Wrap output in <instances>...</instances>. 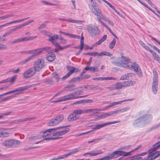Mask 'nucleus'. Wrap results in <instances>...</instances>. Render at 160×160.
<instances>
[{"mask_svg": "<svg viewBox=\"0 0 160 160\" xmlns=\"http://www.w3.org/2000/svg\"><path fill=\"white\" fill-rule=\"evenodd\" d=\"M42 136V140H48L53 139L55 138L54 129H50L42 131L40 132Z\"/></svg>", "mask_w": 160, "mask_h": 160, "instance_id": "f257e3e1", "label": "nucleus"}, {"mask_svg": "<svg viewBox=\"0 0 160 160\" xmlns=\"http://www.w3.org/2000/svg\"><path fill=\"white\" fill-rule=\"evenodd\" d=\"M152 118V117L150 115H145L135 120L132 125L134 127L142 126L144 123L148 122L147 121Z\"/></svg>", "mask_w": 160, "mask_h": 160, "instance_id": "f03ea898", "label": "nucleus"}, {"mask_svg": "<svg viewBox=\"0 0 160 160\" xmlns=\"http://www.w3.org/2000/svg\"><path fill=\"white\" fill-rule=\"evenodd\" d=\"M136 84L134 81H125L122 82H119L114 85V88L116 89H119L123 88L132 86Z\"/></svg>", "mask_w": 160, "mask_h": 160, "instance_id": "7ed1b4c3", "label": "nucleus"}, {"mask_svg": "<svg viewBox=\"0 0 160 160\" xmlns=\"http://www.w3.org/2000/svg\"><path fill=\"white\" fill-rule=\"evenodd\" d=\"M125 68L133 70L139 77H140L142 75V72L138 64L135 62L131 63H131L125 66Z\"/></svg>", "mask_w": 160, "mask_h": 160, "instance_id": "20e7f679", "label": "nucleus"}, {"mask_svg": "<svg viewBox=\"0 0 160 160\" xmlns=\"http://www.w3.org/2000/svg\"><path fill=\"white\" fill-rule=\"evenodd\" d=\"M78 92H75L74 93H70L68 94L65 95L62 97V101H68L72 99L85 98L88 95L77 96L76 94Z\"/></svg>", "mask_w": 160, "mask_h": 160, "instance_id": "39448f33", "label": "nucleus"}, {"mask_svg": "<svg viewBox=\"0 0 160 160\" xmlns=\"http://www.w3.org/2000/svg\"><path fill=\"white\" fill-rule=\"evenodd\" d=\"M20 144V142L18 140L12 139L4 141L2 143V145L4 146L9 147L19 145Z\"/></svg>", "mask_w": 160, "mask_h": 160, "instance_id": "423d86ee", "label": "nucleus"}, {"mask_svg": "<svg viewBox=\"0 0 160 160\" xmlns=\"http://www.w3.org/2000/svg\"><path fill=\"white\" fill-rule=\"evenodd\" d=\"M34 67L36 71H39L45 66L44 61L43 59L39 58L34 62Z\"/></svg>", "mask_w": 160, "mask_h": 160, "instance_id": "0eeeda50", "label": "nucleus"}, {"mask_svg": "<svg viewBox=\"0 0 160 160\" xmlns=\"http://www.w3.org/2000/svg\"><path fill=\"white\" fill-rule=\"evenodd\" d=\"M121 58L122 60L121 62L113 61L112 62V64L118 66L125 68V65L131 63V60L129 58L123 56H122Z\"/></svg>", "mask_w": 160, "mask_h": 160, "instance_id": "6e6552de", "label": "nucleus"}, {"mask_svg": "<svg viewBox=\"0 0 160 160\" xmlns=\"http://www.w3.org/2000/svg\"><path fill=\"white\" fill-rule=\"evenodd\" d=\"M57 129L59 130L56 132H54L55 138H60L69 131V128L67 127H59L57 128Z\"/></svg>", "mask_w": 160, "mask_h": 160, "instance_id": "1a4fd4ad", "label": "nucleus"}, {"mask_svg": "<svg viewBox=\"0 0 160 160\" xmlns=\"http://www.w3.org/2000/svg\"><path fill=\"white\" fill-rule=\"evenodd\" d=\"M36 71L35 68H31L25 71L23 73L22 76L24 78H28L33 76Z\"/></svg>", "mask_w": 160, "mask_h": 160, "instance_id": "9d476101", "label": "nucleus"}, {"mask_svg": "<svg viewBox=\"0 0 160 160\" xmlns=\"http://www.w3.org/2000/svg\"><path fill=\"white\" fill-rule=\"evenodd\" d=\"M88 32L92 36H95L98 35L100 31L97 26H89L88 28Z\"/></svg>", "mask_w": 160, "mask_h": 160, "instance_id": "9b49d317", "label": "nucleus"}, {"mask_svg": "<svg viewBox=\"0 0 160 160\" xmlns=\"http://www.w3.org/2000/svg\"><path fill=\"white\" fill-rule=\"evenodd\" d=\"M120 121H116L111 122H106L104 123L100 124L97 125H96L95 127L93 128H92V130H91V132L93 131H95L98 129H99L100 128H102L104 126L113 124H115L119 122Z\"/></svg>", "mask_w": 160, "mask_h": 160, "instance_id": "f8f14e48", "label": "nucleus"}, {"mask_svg": "<svg viewBox=\"0 0 160 160\" xmlns=\"http://www.w3.org/2000/svg\"><path fill=\"white\" fill-rule=\"evenodd\" d=\"M130 152H126L121 150L115 151L111 153L112 155L113 158L118 157V156H116V155L126 156L130 155Z\"/></svg>", "mask_w": 160, "mask_h": 160, "instance_id": "ddd939ff", "label": "nucleus"}, {"mask_svg": "<svg viewBox=\"0 0 160 160\" xmlns=\"http://www.w3.org/2000/svg\"><path fill=\"white\" fill-rule=\"evenodd\" d=\"M32 87V85H29L24 86L23 87H19L16 89L13 90V93L15 92H18L16 93L15 95H18L19 94L21 93L24 90L28 89V88Z\"/></svg>", "mask_w": 160, "mask_h": 160, "instance_id": "4468645a", "label": "nucleus"}, {"mask_svg": "<svg viewBox=\"0 0 160 160\" xmlns=\"http://www.w3.org/2000/svg\"><path fill=\"white\" fill-rule=\"evenodd\" d=\"M29 18V17H28V18H23V19H20V20H15V21H11V22H8L7 23H6L4 24H3V25H1L0 26V28H2L3 27H4V26H7L8 25H9L10 24H13V23H19V22H20L22 21H23L28 18ZM2 36H1V35H0V41H2V40H3V41H4V39H2Z\"/></svg>", "mask_w": 160, "mask_h": 160, "instance_id": "2eb2a0df", "label": "nucleus"}, {"mask_svg": "<svg viewBox=\"0 0 160 160\" xmlns=\"http://www.w3.org/2000/svg\"><path fill=\"white\" fill-rule=\"evenodd\" d=\"M78 118V115H77L74 113L73 111L68 115V120L69 122H72L77 120Z\"/></svg>", "mask_w": 160, "mask_h": 160, "instance_id": "dca6fc26", "label": "nucleus"}, {"mask_svg": "<svg viewBox=\"0 0 160 160\" xmlns=\"http://www.w3.org/2000/svg\"><path fill=\"white\" fill-rule=\"evenodd\" d=\"M160 147V141L154 144L152 148L149 150V153H152V154L155 153L154 152L156 150H158Z\"/></svg>", "mask_w": 160, "mask_h": 160, "instance_id": "f3484780", "label": "nucleus"}, {"mask_svg": "<svg viewBox=\"0 0 160 160\" xmlns=\"http://www.w3.org/2000/svg\"><path fill=\"white\" fill-rule=\"evenodd\" d=\"M49 41L54 46L55 45V44L58 43L56 42L58 38V36L56 34H55L53 36L48 35Z\"/></svg>", "mask_w": 160, "mask_h": 160, "instance_id": "a211bd4d", "label": "nucleus"}, {"mask_svg": "<svg viewBox=\"0 0 160 160\" xmlns=\"http://www.w3.org/2000/svg\"><path fill=\"white\" fill-rule=\"evenodd\" d=\"M94 6L93 9L91 10L92 12L96 16H98L102 15L101 13V11L98 7V6Z\"/></svg>", "mask_w": 160, "mask_h": 160, "instance_id": "6ab92c4d", "label": "nucleus"}, {"mask_svg": "<svg viewBox=\"0 0 160 160\" xmlns=\"http://www.w3.org/2000/svg\"><path fill=\"white\" fill-rule=\"evenodd\" d=\"M94 6L93 9L91 10L92 12L96 16H98L102 15L101 13V11L98 7V6Z\"/></svg>", "mask_w": 160, "mask_h": 160, "instance_id": "aec40b11", "label": "nucleus"}, {"mask_svg": "<svg viewBox=\"0 0 160 160\" xmlns=\"http://www.w3.org/2000/svg\"><path fill=\"white\" fill-rule=\"evenodd\" d=\"M103 152L101 150H93L91 152H87L88 155L90 157L95 156L98 154L102 153Z\"/></svg>", "mask_w": 160, "mask_h": 160, "instance_id": "412c9836", "label": "nucleus"}, {"mask_svg": "<svg viewBox=\"0 0 160 160\" xmlns=\"http://www.w3.org/2000/svg\"><path fill=\"white\" fill-rule=\"evenodd\" d=\"M158 82L153 81L152 85V89L153 93L156 94L158 89Z\"/></svg>", "mask_w": 160, "mask_h": 160, "instance_id": "4be33fe9", "label": "nucleus"}, {"mask_svg": "<svg viewBox=\"0 0 160 160\" xmlns=\"http://www.w3.org/2000/svg\"><path fill=\"white\" fill-rule=\"evenodd\" d=\"M28 139L30 141H36L40 140V141L36 142V144L42 141V136L40 135H37L30 137Z\"/></svg>", "mask_w": 160, "mask_h": 160, "instance_id": "5701e85b", "label": "nucleus"}, {"mask_svg": "<svg viewBox=\"0 0 160 160\" xmlns=\"http://www.w3.org/2000/svg\"><path fill=\"white\" fill-rule=\"evenodd\" d=\"M47 60L50 62L53 61L55 58V54L53 52H50L46 55Z\"/></svg>", "mask_w": 160, "mask_h": 160, "instance_id": "b1692460", "label": "nucleus"}, {"mask_svg": "<svg viewBox=\"0 0 160 160\" xmlns=\"http://www.w3.org/2000/svg\"><path fill=\"white\" fill-rule=\"evenodd\" d=\"M93 80L97 81H106L111 80H115V78L113 77H98L94 78L92 79Z\"/></svg>", "mask_w": 160, "mask_h": 160, "instance_id": "393cba45", "label": "nucleus"}, {"mask_svg": "<svg viewBox=\"0 0 160 160\" xmlns=\"http://www.w3.org/2000/svg\"><path fill=\"white\" fill-rule=\"evenodd\" d=\"M75 87V86L74 84H70L64 87L63 89L65 91L72 92L74 90L73 88Z\"/></svg>", "mask_w": 160, "mask_h": 160, "instance_id": "a878e982", "label": "nucleus"}, {"mask_svg": "<svg viewBox=\"0 0 160 160\" xmlns=\"http://www.w3.org/2000/svg\"><path fill=\"white\" fill-rule=\"evenodd\" d=\"M58 124L60 123L63 120L64 118V116L62 114H60L57 115L54 118Z\"/></svg>", "mask_w": 160, "mask_h": 160, "instance_id": "bb28decb", "label": "nucleus"}, {"mask_svg": "<svg viewBox=\"0 0 160 160\" xmlns=\"http://www.w3.org/2000/svg\"><path fill=\"white\" fill-rule=\"evenodd\" d=\"M107 35H104L103 37L100 39L98 42H96L94 44L92 45L93 47L97 46V45H100L102 42L104 41L107 38Z\"/></svg>", "mask_w": 160, "mask_h": 160, "instance_id": "cd10ccee", "label": "nucleus"}, {"mask_svg": "<svg viewBox=\"0 0 160 160\" xmlns=\"http://www.w3.org/2000/svg\"><path fill=\"white\" fill-rule=\"evenodd\" d=\"M157 157H158V156L156 155V154H152V153H149V155L143 160H153Z\"/></svg>", "mask_w": 160, "mask_h": 160, "instance_id": "c85d7f7f", "label": "nucleus"}, {"mask_svg": "<svg viewBox=\"0 0 160 160\" xmlns=\"http://www.w3.org/2000/svg\"><path fill=\"white\" fill-rule=\"evenodd\" d=\"M79 148H78L72 149L71 150V152L68 154H64L65 158H66L72 154H75L78 152L80 150V149H79Z\"/></svg>", "mask_w": 160, "mask_h": 160, "instance_id": "c756f323", "label": "nucleus"}, {"mask_svg": "<svg viewBox=\"0 0 160 160\" xmlns=\"http://www.w3.org/2000/svg\"><path fill=\"white\" fill-rule=\"evenodd\" d=\"M134 99H126L124 100L119 101L116 102H114L112 103L110 105H109V107H112L114 106H115L116 105H117L118 104H120L121 103L125 101H131L132 100H134Z\"/></svg>", "mask_w": 160, "mask_h": 160, "instance_id": "7c9ffc66", "label": "nucleus"}, {"mask_svg": "<svg viewBox=\"0 0 160 160\" xmlns=\"http://www.w3.org/2000/svg\"><path fill=\"white\" fill-rule=\"evenodd\" d=\"M35 119V117H32L30 118H25L23 119H20L18 120H16L15 121V123H18L19 122H22L26 121H29L31 120H34Z\"/></svg>", "mask_w": 160, "mask_h": 160, "instance_id": "2f4dec72", "label": "nucleus"}, {"mask_svg": "<svg viewBox=\"0 0 160 160\" xmlns=\"http://www.w3.org/2000/svg\"><path fill=\"white\" fill-rule=\"evenodd\" d=\"M74 113L78 115V114L87 113L86 109H78L74 110Z\"/></svg>", "mask_w": 160, "mask_h": 160, "instance_id": "473e14b6", "label": "nucleus"}, {"mask_svg": "<svg viewBox=\"0 0 160 160\" xmlns=\"http://www.w3.org/2000/svg\"><path fill=\"white\" fill-rule=\"evenodd\" d=\"M101 110L98 109H86L87 113H92L94 114L98 113V111H101Z\"/></svg>", "mask_w": 160, "mask_h": 160, "instance_id": "72a5a7b5", "label": "nucleus"}, {"mask_svg": "<svg viewBox=\"0 0 160 160\" xmlns=\"http://www.w3.org/2000/svg\"><path fill=\"white\" fill-rule=\"evenodd\" d=\"M90 2V3L88 5L89 8L91 10L93 9L94 6H97V4L93 0H89Z\"/></svg>", "mask_w": 160, "mask_h": 160, "instance_id": "f704fd0d", "label": "nucleus"}, {"mask_svg": "<svg viewBox=\"0 0 160 160\" xmlns=\"http://www.w3.org/2000/svg\"><path fill=\"white\" fill-rule=\"evenodd\" d=\"M58 124V123L54 118L51 119L48 123V125L49 126H55Z\"/></svg>", "mask_w": 160, "mask_h": 160, "instance_id": "c9c22d12", "label": "nucleus"}, {"mask_svg": "<svg viewBox=\"0 0 160 160\" xmlns=\"http://www.w3.org/2000/svg\"><path fill=\"white\" fill-rule=\"evenodd\" d=\"M139 43L146 50L148 51L151 53H152V50L150 49V48L148 46H147L142 41H140L139 42Z\"/></svg>", "mask_w": 160, "mask_h": 160, "instance_id": "e433bc0d", "label": "nucleus"}, {"mask_svg": "<svg viewBox=\"0 0 160 160\" xmlns=\"http://www.w3.org/2000/svg\"><path fill=\"white\" fill-rule=\"evenodd\" d=\"M42 49L41 48L32 51L33 55V57L36 56L42 52Z\"/></svg>", "mask_w": 160, "mask_h": 160, "instance_id": "4c0bfd02", "label": "nucleus"}, {"mask_svg": "<svg viewBox=\"0 0 160 160\" xmlns=\"http://www.w3.org/2000/svg\"><path fill=\"white\" fill-rule=\"evenodd\" d=\"M37 37V36H30L22 38L23 42L32 41L35 39Z\"/></svg>", "mask_w": 160, "mask_h": 160, "instance_id": "58836bf2", "label": "nucleus"}, {"mask_svg": "<svg viewBox=\"0 0 160 160\" xmlns=\"http://www.w3.org/2000/svg\"><path fill=\"white\" fill-rule=\"evenodd\" d=\"M9 135L8 132L4 131L2 129H0V138L8 137Z\"/></svg>", "mask_w": 160, "mask_h": 160, "instance_id": "ea45409f", "label": "nucleus"}, {"mask_svg": "<svg viewBox=\"0 0 160 160\" xmlns=\"http://www.w3.org/2000/svg\"><path fill=\"white\" fill-rule=\"evenodd\" d=\"M98 55L99 56L106 55L109 57H111L112 55V54L106 51H102L100 53L98 52Z\"/></svg>", "mask_w": 160, "mask_h": 160, "instance_id": "a19ab883", "label": "nucleus"}, {"mask_svg": "<svg viewBox=\"0 0 160 160\" xmlns=\"http://www.w3.org/2000/svg\"><path fill=\"white\" fill-rule=\"evenodd\" d=\"M33 57L32 56H31L29 57L28 58H27L26 59L23 60L20 62L19 64L20 65H22L23 64H26L28 62H29L31 60Z\"/></svg>", "mask_w": 160, "mask_h": 160, "instance_id": "79ce46f5", "label": "nucleus"}, {"mask_svg": "<svg viewBox=\"0 0 160 160\" xmlns=\"http://www.w3.org/2000/svg\"><path fill=\"white\" fill-rule=\"evenodd\" d=\"M33 57L32 56H31L29 57L28 58H27L26 59L23 60L20 62L19 64L20 65H22L23 64H26L28 62H29L31 60Z\"/></svg>", "mask_w": 160, "mask_h": 160, "instance_id": "37998d69", "label": "nucleus"}, {"mask_svg": "<svg viewBox=\"0 0 160 160\" xmlns=\"http://www.w3.org/2000/svg\"><path fill=\"white\" fill-rule=\"evenodd\" d=\"M132 75L131 73H128L124 74L122 75L120 78V80H124L127 79L129 78V76H131Z\"/></svg>", "mask_w": 160, "mask_h": 160, "instance_id": "c03bdc74", "label": "nucleus"}, {"mask_svg": "<svg viewBox=\"0 0 160 160\" xmlns=\"http://www.w3.org/2000/svg\"><path fill=\"white\" fill-rule=\"evenodd\" d=\"M65 21L74 23H78L79 22H83V21H78L74 19H71L68 18L65 19Z\"/></svg>", "mask_w": 160, "mask_h": 160, "instance_id": "a18cd8bd", "label": "nucleus"}, {"mask_svg": "<svg viewBox=\"0 0 160 160\" xmlns=\"http://www.w3.org/2000/svg\"><path fill=\"white\" fill-rule=\"evenodd\" d=\"M88 70H89L90 71L92 72L93 73H94L95 72H98V69L97 67H88Z\"/></svg>", "mask_w": 160, "mask_h": 160, "instance_id": "49530a36", "label": "nucleus"}, {"mask_svg": "<svg viewBox=\"0 0 160 160\" xmlns=\"http://www.w3.org/2000/svg\"><path fill=\"white\" fill-rule=\"evenodd\" d=\"M81 80L80 78L79 77H75L72 79L70 80L69 81V83H75L78 81H80Z\"/></svg>", "mask_w": 160, "mask_h": 160, "instance_id": "de8ad7c7", "label": "nucleus"}, {"mask_svg": "<svg viewBox=\"0 0 160 160\" xmlns=\"http://www.w3.org/2000/svg\"><path fill=\"white\" fill-rule=\"evenodd\" d=\"M103 139V138H98L89 141L88 142V143H97L98 142V141L101 140Z\"/></svg>", "mask_w": 160, "mask_h": 160, "instance_id": "09e8293b", "label": "nucleus"}, {"mask_svg": "<svg viewBox=\"0 0 160 160\" xmlns=\"http://www.w3.org/2000/svg\"><path fill=\"white\" fill-rule=\"evenodd\" d=\"M101 18H102V19L108 22L109 25L112 26H113V23L111 21L109 20L108 18L106 17H101Z\"/></svg>", "mask_w": 160, "mask_h": 160, "instance_id": "8fccbe9b", "label": "nucleus"}, {"mask_svg": "<svg viewBox=\"0 0 160 160\" xmlns=\"http://www.w3.org/2000/svg\"><path fill=\"white\" fill-rule=\"evenodd\" d=\"M116 40L115 38H113L109 45V48L110 49H112L115 46L116 43Z\"/></svg>", "mask_w": 160, "mask_h": 160, "instance_id": "3c124183", "label": "nucleus"}, {"mask_svg": "<svg viewBox=\"0 0 160 160\" xmlns=\"http://www.w3.org/2000/svg\"><path fill=\"white\" fill-rule=\"evenodd\" d=\"M52 77L56 80L57 82H58L60 79V76L59 75L56 73H53L52 74Z\"/></svg>", "mask_w": 160, "mask_h": 160, "instance_id": "603ef678", "label": "nucleus"}, {"mask_svg": "<svg viewBox=\"0 0 160 160\" xmlns=\"http://www.w3.org/2000/svg\"><path fill=\"white\" fill-rule=\"evenodd\" d=\"M153 81L158 82V74L156 71H154V70L153 71Z\"/></svg>", "mask_w": 160, "mask_h": 160, "instance_id": "864d4df0", "label": "nucleus"}, {"mask_svg": "<svg viewBox=\"0 0 160 160\" xmlns=\"http://www.w3.org/2000/svg\"><path fill=\"white\" fill-rule=\"evenodd\" d=\"M113 158L111 153L109 156L104 157L103 158L100 159V160H110Z\"/></svg>", "mask_w": 160, "mask_h": 160, "instance_id": "5fc2aeb1", "label": "nucleus"}, {"mask_svg": "<svg viewBox=\"0 0 160 160\" xmlns=\"http://www.w3.org/2000/svg\"><path fill=\"white\" fill-rule=\"evenodd\" d=\"M68 69L69 70V72H68L70 75L74 72V68L72 67L69 66L68 68Z\"/></svg>", "mask_w": 160, "mask_h": 160, "instance_id": "6e6d98bb", "label": "nucleus"}, {"mask_svg": "<svg viewBox=\"0 0 160 160\" xmlns=\"http://www.w3.org/2000/svg\"><path fill=\"white\" fill-rule=\"evenodd\" d=\"M17 75H14L13 76L10 78L7 79V82H13L16 78Z\"/></svg>", "mask_w": 160, "mask_h": 160, "instance_id": "4d7b16f0", "label": "nucleus"}, {"mask_svg": "<svg viewBox=\"0 0 160 160\" xmlns=\"http://www.w3.org/2000/svg\"><path fill=\"white\" fill-rule=\"evenodd\" d=\"M84 54L86 55H89L95 56L98 55V52H88L86 53H85Z\"/></svg>", "mask_w": 160, "mask_h": 160, "instance_id": "13d9d810", "label": "nucleus"}, {"mask_svg": "<svg viewBox=\"0 0 160 160\" xmlns=\"http://www.w3.org/2000/svg\"><path fill=\"white\" fill-rule=\"evenodd\" d=\"M42 3L45 4L46 5H48L49 6H55L56 5V4H55L49 2L48 1L45 0L42 1Z\"/></svg>", "mask_w": 160, "mask_h": 160, "instance_id": "bf43d9fd", "label": "nucleus"}, {"mask_svg": "<svg viewBox=\"0 0 160 160\" xmlns=\"http://www.w3.org/2000/svg\"><path fill=\"white\" fill-rule=\"evenodd\" d=\"M130 109V107H127L124 108L122 109L119 110V112H123L127 111L129 110Z\"/></svg>", "mask_w": 160, "mask_h": 160, "instance_id": "052dcab7", "label": "nucleus"}, {"mask_svg": "<svg viewBox=\"0 0 160 160\" xmlns=\"http://www.w3.org/2000/svg\"><path fill=\"white\" fill-rule=\"evenodd\" d=\"M14 95H13L10 96H8L4 98V99H1V100L0 101V102H5L7 101V100L10 99L11 98L13 97Z\"/></svg>", "mask_w": 160, "mask_h": 160, "instance_id": "680f3d73", "label": "nucleus"}, {"mask_svg": "<svg viewBox=\"0 0 160 160\" xmlns=\"http://www.w3.org/2000/svg\"><path fill=\"white\" fill-rule=\"evenodd\" d=\"M64 154L61 156H58L57 158H53L51 159L50 160H58L59 159H62L65 158Z\"/></svg>", "mask_w": 160, "mask_h": 160, "instance_id": "e2e57ef3", "label": "nucleus"}, {"mask_svg": "<svg viewBox=\"0 0 160 160\" xmlns=\"http://www.w3.org/2000/svg\"><path fill=\"white\" fill-rule=\"evenodd\" d=\"M106 28L113 35V36L117 38L118 39V38L117 37L115 34L114 33V32L112 31L111 29L108 27V26L106 27Z\"/></svg>", "mask_w": 160, "mask_h": 160, "instance_id": "0e129e2a", "label": "nucleus"}, {"mask_svg": "<svg viewBox=\"0 0 160 160\" xmlns=\"http://www.w3.org/2000/svg\"><path fill=\"white\" fill-rule=\"evenodd\" d=\"M111 112H108L105 113L104 114L102 115V117L105 118L107 117L108 116L112 115V114H111Z\"/></svg>", "mask_w": 160, "mask_h": 160, "instance_id": "69168bd1", "label": "nucleus"}, {"mask_svg": "<svg viewBox=\"0 0 160 160\" xmlns=\"http://www.w3.org/2000/svg\"><path fill=\"white\" fill-rule=\"evenodd\" d=\"M12 112H7L4 113L2 114V115H0V118H1L4 117H5L6 116L10 115Z\"/></svg>", "mask_w": 160, "mask_h": 160, "instance_id": "338daca9", "label": "nucleus"}, {"mask_svg": "<svg viewBox=\"0 0 160 160\" xmlns=\"http://www.w3.org/2000/svg\"><path fill=\"white\" fill-rule=\"evenodd\" d=\"M70 75L68 73L61 78V80L63 81L70 77Z\"/></svg>", "mask_w": 160, "mask_h": 160, "instance_id": "774afa93", "label": "nucleus"}]
</instances>
